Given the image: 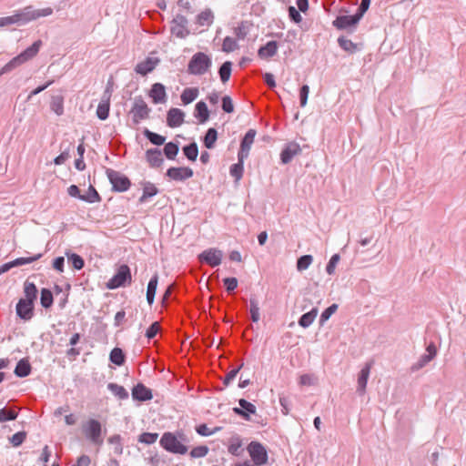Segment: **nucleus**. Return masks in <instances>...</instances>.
Listing matches in <instances>:
<instances>
[{
    "label": "nucleus",
    "instance_id": "nucleus-57",
    "mask_svg": "<svg viewBox=\"0 0 466 466\" xmlns=\"http://www.w3.org/2000/svg\"><path fill=\"white\" fill-rule=\"evenodd\" d=\"M157 433L144 432L138 436V441L145 444H152L157 441Z\"/></svg>",
    "mask_w": 466,
    "mask_h": 466
},
{
    "label": "nucleus",
    "instance_id": "nucleus-64",
    "mask_svg": "<svg viewBox=\"0 0 466 466\" xmlns=\"http://www.w3.org/2000/svg\"><path fill=\"white\" fill-rule=\"evenodd\" d=\"M223 283L228 293L233 292L238 287V279L234 277L224 279Z\"/></svg>",
    "mask_w": 466,
    "mask_h": 466
},
{
    "label": "nucleus",
    "instance_id": "nucleus-48",
    "mask_svg": "<svg viewBox=\"0 0 466 466\" xmlns=\"http://www.w3.org/2000/svg\"><path fill=\"white\" fill-rule=\"evenodd\" d=\"M18 413L12 409L3 408L0 410V422L14 420L17 418Z\"/></svg>",
    "mask_w": 466,
    "mask_h": 466
},
{
    "label": "nucleus",
    "instance_id": "nucleus-54",
    "mask_svg": "<svg viewBox=\"0 0 466 466\" xmlns=\"http://www.w3.org/2000/svg\"><path fill=\"white\" fill-rule=\"evenodd\" d=\"M241 441L239 438H232L228 445V452L232 455L238 456L241 452Z\"/></svg>",
    "mask_w": 466,
    "mask_h": 466
},
{
    "label": "nucleus",
    "instance_id": "nucleus-39",
    "mask_svg": "<svg viewBox=\"0 0 466 466\" xmlns=\"http://www.w3.org/2000/svg\"><path fill=\"white\" fill-rule=\"evenodd\" d=\"M231 71H232V63L231 62L226 61L220 66V67L218 69V74H219V77H220V80L222 83H226L228 81V79L230 78V76H231Z\"/></svg>",
    "mask_w": 466,
    "mask_h": 466
},
{
    "label": "nucleus",
    "instance_id": "nucleus-35",
    "mask_svg": "<svg viewBox=\"0 0 466 466\" xmlns=\"http://www.w3.org/2000/svg\"><path fill=\"white\" fill-rule=\"evenodd\" d=\"M50 107L57 116H62L64 114V97L62 96H53Z\"/></svg>",
    "mask_w": 466,
    "mask_h": 466
},
{
    "label": "nucleus",
    "instance_id": "nucleus-21",
    "mask_svg": "<svg viewBox=\"0 0 466 466\" xmlns=\"http://www.w3.org/2000/svg\"><path fill=\"white\" fill-rule=\"evenodd\" d=\"M149 96L155 104L165 103L167 100L165 86L160 83H155L152 85Z\"/></svg>",
    "mask_w": 466,
    "mask_h": 466
},
{
    "label": "nucleus",
    "instance_id": "nucleus-45",
    "mask_svg": "<svg viewBox=\"0 0 466 466\" xmlns=\"http://www.w3.org/2000/svg\"><path fill=\"white\" fill-rule=\"evenodd\" d=\"M81 200L88 202V203L100 202L101 197L93 186H89L87 194L83 195V198H81Z\"/></svg>",
    "mask_w": 466,
    "mask_h": 466
},
{
    "label": "nucleus",
    "instance_id": "nucleus-13",
    "mask_svg": "<svg viewBox=\"0 0 466 466\" xmlns=\"http://www.w3.org/2000/svg\"><path fill=\"white\" fill-rule=\"evenodd\" d=\"M301 153L299 145L296 142H289L286 144L285 147L280 153V160L283 164H289L291 162L295 156Z\"/></svg>",
    "mask_w": 466,
    "mask_h": 466
},
{
    "label": "nucleus",
    "instance_id": "nucleus-47",
    "mask_svg": "<svg viewBox=\"0 0 466 466\" xmlns=\"http://www.w3.org/2000/svg\"><path fill=\"white\" fill-rule=\"evenodd\" d=\"M432 360L433 358L424 353L420 357L417 362L412 364V366L410 367V370L412 372L418 371L424 368Z\"/></svg>",
    "mask_w": 466,
    "mask_h": 466
},
{
    "label": "nucleus",
    "instance_id": "nucleus-34",
    "mask_svg": "<svg viewBox=\"0 0 466 466\" xmlns=\"http://www.w3.org/2000/svg\"><path fill=\"white\" fill-rule=\"evenodd\" d=\"M107 389L119 400H127L128 398L127 390L121 385L110 382L107 384Z\"/></svg>",
    "mask_w": 466,
    "mask_h": 466
},
{
    "label": "nucleus",
    "instance_id": "nucleus-4",
    "mask_svg": "<svg viewBox=\"0 0 466 466\" xmlns=\"http://www.w3.org/2000/svg\"><path fill=\"white\" fill-rule=\"evenodd\" d=\"M159 444L163 449L171 453L186 454L187 452V447L181 443V441L173 432H165L159 441Z\"/></svg>",
    "mask_w": 466,
    "mask_h": 466
},
{
    "label": "nucleus",
    "instance_id": "nucleus-33",
    "mask_svg": "<svg viewBox=\"0 0 466 466\" xmlns=\"http://www.w3.org/2000/svg\"><path fill=\"white\" fill-rule=\"evenodd\" d=\"M158 193L156 186L150 182H146L143 187V194L139 198V203H144L148 198L154 197Z\"/></svg>",
    "mask_w": 466,
    "mask_h": 466
},
{
    "label": "nucleus",
    "instance_id": "nucleus-29",
    "mask_svg": "<svg viewBox=\"0 0 466 466\" xmlns=\"http://www.w3.org/2000/svg\"><path fill=\"white\" fill-rule=\"evenodd\" d=\"M157 283L158 275L157 273H155L154 276L150 279L147 289V300L150 306L154 303Z\"/></svg>",
    "mask_w": 466,
    "mask_h": 466
},
{
    "label": "nucleus",
    "instance_id": "nucleus-3",
    "mask_svg": "<svg viewBox=\"0 0 466 466\" xmlns=\"http://www.w3.org/2000/svg\"><path fill=\"white\" fill-rule=\"evenodd\" d=\"M81 430L83 434L93 444L101 446L104 439L102 437V425L99 420L96 419H89L82 423Z\"/></svg>",
    "mask_w": 466,
    "mask_h": 466
},
{
    "label": "nucleus",
    "instance_id": "nucleus-23",
    "mask_svg": "<svg viewBox=\"0 0 466 466\" xmlns=\"http://www.w3.org/2000/svg\"><path fill=\"white\" fill-rule=\"evenodd\" d=\"M158 62L157 58L147 57L145 61L136 66L135 71L139 75L146 76L154 70Z\"/></svg>",
    "mask_w": 466,
    "mask_h": 466
},
{
    "label": "nucleus",
    "instance_id": "nucleus-19",
    "mask_svg": "<svg viewBox=\"0 0 466 466\" xmlns=\"http://www.w3.org/2000/svg\"><path fill=\"white\" fill-rule=\"evenodd\" d=\"M132 397L136 400L147 401L153 398L151 390L147 388L144 384L138 383L132 390Z\"/></svg>",
    "mask_w": 466,
    "mask_h": 466
},
{
    "label": "nucleus",
    "instance_id": "nucleus-63",
    "mask_svg": "<svg viewBox=\"0 0 466 466\" xmlns=\"http://www.w3.org/2000/svg\"><path fill=\"white\" fill-rule=\"evenodd\" d=\"M309 93V87L308 85H303L299 89V104L301 107L307 105L308 96Z\"/></svg>",
    "mask_w": 466,
    "mask_h": 466
},
{
    "label": "nucleus",
    "instance_id": "nucleus-24",
    "mask_svg": "<svg viewBox=\"0 0 466 466\" xmlns=\"http://www.w3.org/2000/svg\"><path fill=\"white\" fill-rule=\"evenodd\" d=\"M24 293L25 299H21L24 301H27L35 304V301L37 298L38 289L35 283L30 282L28 279L24 283Z\"/></svg>",
    "mask_w": 466,
    "mask_h": 466
},
{
    "label": "nucleus",
    "instance_id": "nucleus-43",
    "mask_svg": "<svg viewBox=\"0 0 466 466\" xmlns=\"http://www.w3.org/2000/svg\"><path fill=\"white\" fill-rule=\"evenodd\" d=\"M249 307H250V318L253 322H258L259 320V307L258 301L257 298L251 297L249 299Z\"/></svg>",
    "mask_w": 466,
    "mask_h": 466
},
{
    "label": "nucleus",
    "instance_id": "nucleus-25",
    "mask_svg": "<svg viewBox=\"0 0 466 466\" xmlns=\"http://www.w3.org/2000/svg\"><path fill=\"white\" fill-rule=\"evenodd\" d=\"M41 46L42 41L37 40L32 46H30L25 51H23L20 55H18V57L20 58L22 63L24 64L25 62L35 57L37 55Z\"/></svg>",
    "mask_w": 466,
    "mask_h": 466
},
{
    "label": "nucleus",
    "instance_id": "nucleus-5",
    "mask_svg": "<svg viewBox=\"0 0 466 466\" xmlns=\"http://www.w3.org/2000/svg\"><path fill=\"white\" fill-rule=\"evenodd\" d=\"M132 282V275L127 265L119 266L116 274L106 282V288L116 289L120 287H126Z\"/></svg>",
    "mask_w": 466,
    "mask_h": 466
},
{
    "label": "nucleus",
    "instance_id": "nucleus-37",
    "mask_svg": "<svg viewBox=\"0 0 466 466\" xmlns=\"http://www.w3.org/2000/svg\"><path fill=\"white\" fill-rule=\"evenodd\" d=\"M54 302L53 293L48 289H42L40 294V303L43 308L49 309L52 307Z\"/></svg>",
    "mask_w": 466,
    "mask_h": 466
},
{
    "label": "nucleus",
    "instance_id": "nucleus-16",
    "mask_svg": "<svg viewBox=\"0 0 466 466\" xmlns=\"http://www.w3.org/2000/svg\"><path fill=\"white\" fill-rule=\"evenodd\" d=\"M34 309L35 304L19 299L16 304V314L20 319L29 320L34 315Z\"/></svg>",
    "mask_w": 466,
    "mask_h": 466
},
{
    "label": "nucleus",
    "instance_id": "nucleus-42",
    "mask_svg": "<svg viewBox=\"0 0 466 466\" xmlns=\"http://www.w3.org/2000/svg\"><path fill=\"white\" fill-rule=\"evenodd\" d=\"M213 18H214V15H213V13L211 12V10L207 9V10L201 12L198 15L197 23L199 25H209L210 24H212Z\"/></svg>",
    "mask_w": 466,
    "mask_h": 466
},
{
    "label": "nucleus",
    "instance_id": "nucleus-40",
    "mask_svg": "<svg viewBox=\"0 0 466 466\" xmlns=\"http://www.w3.org/2000/svg\"><path fill=\"white\" fill-rule=\"evenodd\" d=\"M143 134L153 145L161 146L165 144L166 137L157 133L152 132L146 128Z\"/></svg>",
    "mask_w": 466,
    "mask_h": 466
},
{
    "label": "nucleus",
    "instance_id": "nucleus-18",
    "mask_svg": "<svg viewBox=\"0 0 466 466\" xmlns=\"http://www.w3.org/2000/svg\"><path fill=\"white\" fill-rule=\"evenodd\" d=\"M185 114L181 109L171 108L167 112V123L170 127H177L183 124Z\"/></svg>",
    "mask_w": 466,
    "mask_h": 466
},
{
    "label": "nucleus",
    "instance_id": "nucleus-31",
    "mask_svg": "<svg viewBox=\"0 0 466 466\" xmlns=\"http://www.w3.org/2000/svg\"><path fill=\"white\" fill-rule=\"evenodd\" d=\"M318 315V309L313 308L311 310H309L307 313H304L299 319V325L304 329L309 327L314 319H316Z\"/></svg>",
    "mask_w": 466,
    "mask_h": 466
},
{
    "label": "nucleus",
    "instance_id": "nucleus-8",
    "mask_svg": "<svg viewBox=\"0 0 466 466\" xmlns=\"http://www.w3.org/2000/svg\"><path fill=\"white\" fill-rule=\"evenodd\" d=\"M248 451L255 465L260 466L268 462V453L261 443L251 441L248 446Z\"/></svg>",
    "mask_w": 466,
    "mask_h": 466
},
{
    "label": "nucleus",
    "instance_id": "nucleus-7",
    "mask_svg": "<svg viewBox=\"0 0 466 466\" xmlns=\"http://www.w3.org/2000/svg\"><path fill=\"white\" fill-rule=\"evenodd\" d=\"M150 108L145 102L142 96H137L134 100V105L130 110L132 115V121L137 125L141 120L147 119L149 116Z\"/></svg>",
    "mask_w": 466,
    "mask_h": 466
},
{
    "label": "nucleus",
    "instance_id": "nucleus-28",
    "mask_svg": "<svg viewBox=\"0 0 466 466\" xmlns=\"http://www.w3.org/2000/svg\"><path fill=\"white\" fill-rule=\"evenodd\" d=\"M245 158L246 157H241V156L238 155V163L233 164L229 168V173L235 178L236 182H238L243 177Z\"/></svg>",
    "mask_w": 466,
    "mask_h": 466
},
{
    "label": "nucleus",
    "instance_id": "nucleus-41",
    "mask_svg": "<svg viewBox=\"0 0 466 466\" xmlns=\"http://www.w3.org/2000/svg\"><path fill=\"white\" fill-rule=\"evenodd\" d=\"M163 150H164V154L167 157V158L173 160L177 157L179 147L177 143L168 142V143L165 144Z\"/></svg>",
    "mask_w": 466,
    "mask_h": 466
},
{
    "label": "nucleus",
    "instance_id": "nucleus-62",
    "mask_svg": "<svg viewBox=\"0 0 466 466\" xmlns=\"http://www.w3.org/2000/svg\"><path fill=\"white\" fill-rule=\"evenodd\" d=\"M160 330V324L157 321L153 322L146 331V337L148 339H154Z\"/></svg>",
    "mask_w": 466,
    "mask_h": 466
},
{
    "label": "nucleus",
    "instance_id": "nucleus-30",
    "mask_svg": "<svg viewBox=\"0 0 466 466\" xmlns=\"http://www.w3.org/2000/svg\"><path fill=\"white\" fill-rule=\"evenodd\" d=\"M218 139V131L216 128L214 127H209L204 137H203V143H204V146L208 148V149H212L215 147V144H216V141Z\"/></svg>",
    "mask_w": 466,
    "mask_h": 466
},
{
    "label": "nucleus",
    "instance_id": "nucleus-51",
    "mask_svg": "<svg viewBox=\"0 0 466 466\" xmlns=\"http://www.w3.org/2000/svg\"><path fill=\"white\" fill-rule=\"evenodd\" d=\"M339 46L345 51L354 53L357 50V45L350 39H347L343 36L338 39Z\"/></svg>",
    "mask_w": 466,
    "mask_h": 466
},
{
    "label": "nucleus",
    "instance_id": "nucleus-58",
    "mask_svg": "<svg viewBox=\"0 0 466 466\" xmlns=\"http://www.w3.org/2000/svg\"><path fill=\"white\" fill-rule=\"evenodd\" d=\"M338 309L337 304H332L329 307H328L320 315L319 323L320 325H323L330 317L332 314H334Z\"/></svg>",
    "mask_w": 466,
    "mask_h": 466
},
{
    "label": "nucleus",
    "instance_id": "nucleus-38",
    "mask_svg": "<svg viewBox=\"0 0 466 466\" xmlns=\"http://www.w3.org/2000/svg\"><path fill=\"white\" fill-rule=\"evenodd\" d=\"M183 153L190 161H196L198 155V147L196 142H192L183 147Z\"/></svg>",
    "mask_w": 466,
    "mask_h": 466
},
{
    "label": "nucleus",
    "instance_id": "nucleus-6",
    "mask_svg": "<svg viewBox=\"0 0 466 466\" xmlns=\"http://www.w3.org/2000/svg\"><path fill=\"white\" fill-rule=\"evenodd\" d=\"M106 173L112 184L113 191L125 192L130 187L131 182L129 178L119 171L107 168Z\"/></svg>",
    "mask_w": 466,
    "mask_h": 466
},
{
    "label": "nucleus",
    "instance_id": "nucleus-59",
    "mask_svg": "<svg viewBox=\"0 0 466 466\" xmlns=\"http://www.w3.org/2000/svg\"><path fill=\"white\" fill-rule=\"evenodd\" d=\"M26 439L25 431H18L15 433L10 439V442L14 447H19Z\"/></svg>",
    "mask_w": 466,
    "mask_h": 466
},
{
    "label": "nucleus",
    "instance_id": "nucleus-12",
    "mask_svg": "<svg viewBox=\"0 0 466 466\" xmlns=\"http://www.w3.org/2000/svg\"><path fill=\"white\" fill-rule=\"evenodd\" d=\"M193 170L190 167H169L166 175L176 181H183L193 177Z\"/></svg>",
    "mask_w": 466,
    "mask_h": 466
},
{
    "label": "nucleus",
    "instance_id": "nucleus-26",
    "mask_svg": "<svg viewBox=\"0 0 466 466\" xmlns=\"http://www.w3.org/2000/svg\"><path fill=\"white\" fill-rule=\"evenodd\" d=\"M31 370L32 367L29 360L26 358H24L17 362L14 373L16 377L25 378L31 373Z\"/></svg>",
    "mask_w": 466,
    "mask_h": 466
},
{
    "label": "nucleus",
    "instance_id": "nucleus-60",
    "mask_svg": "<svg viewBox=\"0 0 466 466\" xmlns=\"http://www.w3.org/2000/svg\"><path fill=\"white\" fill-rule=\"evenodd\" d=\"M208 452V448L205 445H200L193 448L190 451L192 458H202L205 457Z\"/></svg>",
    "mask_w": 466,
    "mask_h": 466
},
{
    "label": "nucleus",
    "instance_id": "nucleus-11",
    "mask_svg": "<svg viewBox=\"0 0 466 466\" xmlns=\"http://www.w3.org/2000/svg\"><path fill=\"white\" fill-rule=\"evenodd\" d=\"M360 19V16L357 14L353 15H339L333 21V25L340 30L355 27L359 24Z\"/></svg>",
    "mask_w": 466,
    "mask_h": 466
},
{
    "label": "nucleus",
    "instance_id": "nucleus-32",
    "mask_svg": "<svg viewBox=\"0 0 466 466\" xmlns=\"http://www.w3.org/2000/svg\"><path fill=\"white\" fill-rule=\"evenodd\" d=\"M109 360L115 365L122 366L126 362V355L122 349L116 347L111 350Z\"/></svg>",
    "mask_w": 466,
    "mask_h": 466
},
{
    "label": "nucleus",
    "instance_id": "nucleus-44",
    "mask_svg": "<svg viewBox=\"0 0 466 466\" xmlns=\"http://www.w3.org/2000/svg\"><path fill=\"white\" fill-rule=\"evenodd\" d=\"M68 263L75 269L80 270L85 266V261L81 256L76 253H72L67 257Z\"/></svg>",
    "mask_w": 466,
    "mask_h": 466
},
{
    "label": "nucleus",
    "instance_id": "nucleus-50",
    "mask_svg": "<svg viewBox=\"0 0 466 466\" xmlns=\"http://www.w3.org/2000/svg\"><path fill=\"white\" fill-rule=\"evenodd\" d=\"M23 63L20 60V58L17 56L14 57L12 60H10L6 65H5L1 70H0V76L4 74H7L11 71H13L17 66H21Z\"/></svg>",
    "mask_w": 466,
    "mask_h": 466
},
{
    "label": "nucleus",
    "instance_id": "nucleus-61",
    "mask_svg": "<svg viewBox=\"0 0 466 466\" xmlns=\"http://www.w3.org/2000/svg\"><path fill=\"white\" fill-rule=\"evenodd\" d=\"M339 259H340V257L339 254H334L330 258V259L326 267V271L329 275H333L335 273V268H336L337 264L339 263Z\"/></svg>",
    "mask_w": 466,
    "mask_h": 466
},
{
    "label": "nucleus",
    "instance_id": "nucleus-2",
    "mask_svg": "<svg viewBox=\"0 0 466 466\" xmlns=\"http://www.w3.org/2000/svg\"><path fill=\"white\" fill-rule=\"evenodd\" d=\"M212 61L209 56L205 53L198 52L190 59L187 66V72L190 75H204L211 67Z\"/></svg>",
    "mask_w": 466,
    "mask_h": 466
},
{
    "label": "nucleus",
    "instance_id": "nucleus-36",
    "mask_svg": "<svg viewBox=\"0 0 466 466\" xmlns=\"http://www.w3.org/2000/svg\"><path fill=\"white\" fill-rule=\"evenodd\" d=\"M198 96V89L197 87H187L181 94V100L185 105L193 102Z\"/></svg>",
    "mask_w": 466,
    "mask_h": 466
},
{
    "label": "nucleus",
    "instance_id": "nucleus-22",
    "mask_svg": "<svg viewBox=\"0 0 466 466\" xmlns=\"http://www.w3.org/2000/svg\"><path fill=\"white\" fill-rule=\"evenodd\" d=\"M146 159L151 167H159L163 162L164 158L162 157V153L158 148H150L146 152Z\"/></svg>",
    "mask_w": 466,
    "mask_h": 466
},
{
    "label": "nucleus",
    "instance_id": "nucleus-10",
    "mask_svg": "<svg viewBox=\"0 0 466 466\" xmlns=\"http://www.w3.org/2000/svg\"><path fill=\"white\" fill-rule=\"evenodd\" d=\"M187 23V19L184 15H177L172 21L171 33L177 37L185 38L189 35Z\"/></svg>",
    "mask_w": 466,
    "mask_h": 466
},
{
    "label": "nucleus",
    "instance_id": "nucleus-56",
    "mask_svg": "<svg viewBox=\"0 0 466 466\" xmlns=\"http://www.w3.org/2000/svg\"><path fill=\"white\" fill-rule=\"evenodd\" d=\"M237 47H238V44L234 38H232L230 36H226L224 38L223 44H222V51H224L226 53H229V52L234 51Z\"/></svg>",
    "mask_w": 466,
    "mask_h": 466
},
{
    "label": "nucleus",
    "instance_id": "nucleus-49",
    "mask_svg": "<svg viewBox=\"0 0 466 466\" xmlns=\"http://www.w3.org/2000/svg\"><path fill=\"white\" fill-rule=\"evenodd\" d=\"M23 63L20 60V58L17 56L14 57L12 60H10L6 65H5L1 70H0V76L4 74H7L11 71H13L17 66H21Z\"/></svg>",
    "mask_w": 466,
    "mask_h": 466
},
{
    "label": "nucleus",
    "instance_id": "nucleus-55",
    "mask_svg": "<svg viewBox=\"0 0 466 466\" xmlns=\"http://www.w3.org/2000/svg\"><path fill=\"white\" fill-rule=\"evenodd\" d=\"M121 436L119 434L112 435L108 438V442L112 445H114V451L116 454H122L123 452V446L121 443Z\"/></svg>",
    "mask_w": 466,
    "mask_h": 466
},
{
    "label": "nucleus",
    "instance_id": "nucleus-20",
    "mask_svg": "<svg viewBox=\"0 0 466 466\" xmlns=\"http://www.w3.org/2000/svg\"><path fill=\"white\" fill-rule=\"evenodd\" d=\"M279 44L277 41H269L260 46L258 50V56L260 59H269L278 53Z\"/></svg>",
    "mask_w": 466,
    "mask_h": 466
},
{
    "label": "nucleus",
    "instance_id": "nucleus-17",
    "mask_svg": "<svg viewBox=\"0 0 466 466\" xmlns=\"http://www.w3.org/2000/svg\"><path fill=\"white\" fill-rule=\"evenodd\" d=\"M372 364V362H367L359 373L357 392L360 395L365 393Z\"/></svg>",
    "mask_w": 466,
    "mask_h": 466
},
{
    "label": "nucleus",
    "instance_id": "nucleus-53",
    "mask_svg": "<svg viewBox=\"0 0 466 466\" xmlns=\"http://www.w3.org/2000/svg\"><path fill=\"white\" fill-rule=\"evenodd\" d=\"M313 258L311 255H303L299 257L297 260V269L299 271H303L307 269L309 265L312 263Z\"/></svg>",
    "mask_w": 466,
    "mask_h": 466
},
{
    "label": "nucleus",
    "instance_id": "nucleus-52",
    "mask_svg": "<svg viewBox=\"0 0 466 466\" xmlns=\"http://www.w3.org/2000/svg\"><path fill=\"white\" fill-rule=\"evenodd\" d=\"M42 256H43L42 253H38L35 256L28 257V258H18L13 260L12 264H13L14 268L19 267V266H22L25 264H29V263L35 262V261L40 259L42 258Z\"/></svg>",
    "mask_w": 466,
    "mask_h": 466
},
{
    "label": "nucleus",
    "instance_id": "nucleus-1",
    "mask_svg": "<svg viewBox=\"0 0 466 466\" xmlns=\"http://www.w3.org/2000/svg\"><path fill=\"white\" fill-rule=\"evenodd\" d=\"M53 14L51 7H46L43 9H34L33 6H26L13 15L0 17V27L7 26L10 25H23L31 21L36 20L42 16H48Z\"/></svg>",
    "mask_w": 466,
    "mask_h": 466
},
{
    "label": "nucleus",
    "instance_id": "nucleus-27",
    "mask_svg": "<svg viewBox=\"0 0 466 466\" xmlns=\"http://www.w3.org/2000/svg\"><path fill=\"white\" fill-rule=\"evenodd\" d=\"M194 116L201 124H204L208 120L209 111L204 101H199L196 104Z\"/></svg>",
    "mask_w": 466,
    "mask_h": 466
},
{
    "label": "nucleus",
    "instance_id": "nucleus-15",
    "mask_svg": "<svg viewBox=\"0 0 466 466\" xmlns=\"http://www.w3.org/2000/svg\"><path fill=\"white\" fill-rule=\"evenodd\" d=\"M256 136V130L255 129H248L247 133L245 134L244 137L241 140L240 143V148L238 153V156H241V157H248L249 154V150L251 147V145L254 142V138Z\"/></svg>",
    "mask_w": 466,
    "mask_h": 466
},
{
    "label": "nucleus",
    "instance_id": "nucleus-14",
    "mask_svg": "<svg viewBox=\"0 0 466 466\" xmlns=\"http://www.w3.org/2000/svg\"><path fill=\"white\" fill-rule=\"evenodd\" d=\"M238 404L240 407L233 408V412L246 420H250V414L256 413V407L251 402L246 400L245 399H240L238 400Z\"/></svg>",
    "mask_w": 466,
    "mask_h": 466
},
{
    "label": "nucleus",
    "instance_id": "nucleus-9",
    "mask_svg": "<svg viewBox=\"0 0 466 466\" xmlns=\"http://www.w3.org/2000/svg\"><path fill=\"white\" fill-rule=\"evenodd\" d=\"M222 257L223 254L221 250L217 248H208L198 255V260L201 263H206L214 268L220 265Z\"/></svg>",
    "mask_w": 466,
    "mask_h": 466
},
{
    "label": "nucleus",
    "instance_id": "nucleus-46",
    "mask_svg": "<svg viewBox=\"0 0 466 466\" xmlns=\"http://www.w3.org/2000/svg\"><path fill=\"white\" fill-rule=\"evenodd\" d=\"M110 102L101 100L96 109V116L101 120H106L109 116Z\"/></svg>",
    "mask_w": 466,
    "mask_h": 466
}]
</instances>
